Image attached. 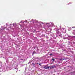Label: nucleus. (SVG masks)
<instances>
[{
	"mask_svg": "<svg viewBox=\"0 0 75 75\" xmlns=\"http://www.w3.org/2000/svg\"><path fill=\"white\" fill-rule=\"evenodd\" d=\"M50 69H52V66H50Z\"/></svg>",
	"mask_w": 75,
	"mask_h": 75,
	"instance_id": "7ed1b4c3",
	"label": "nucleus"
},
{
	"mask_svg": "<svg viewBox=\"0 0 75 75\" xmlns=\"http://www.w3.org/2000/svg\"><path fill=\"white\" fill-rule=\"evenodd\" d=\"M30 62H29V63H28V64H29V63H30Z\"/></svg>",
	"mask_w": 75,
	"mask_h": 75,
	"instance_id": "4468645a",
	"label": "nucleus"
},
{
	"mask_svg": "<svg viewBox=\"0 0 75 75\" xmlns=\"http://www.w3.org/2000/svg\"><path fill=\"white\" fill-rule=\"evenodd\" d=\"M52 68H54V66H52Z\"/></svg>",
	"mask_w": 75,
	"mask_h": 75,
	"instance_id": "6e6552de",
	"label": "nucleus"
},
{
	"mask_svg": "<svg viewBox=\"0 0 75 75\" xmlns=\"http://www.w3.org/2000/svg\"><path fill=\"white\" fill-rule=\"evenodd\" d=\"M49 55H52V54H49Z\"/></svg>",
	"mask_w": 75,
	"mask_h": 75,
	"instance_id": "1a4fd4ad",
	"label": "nucleus"
},
{
	"mask_svg": "<svg viewBox=\"0 0 75 75\" xmlns=\"http://www.w3.org/2000/svg\"><path fill=\"white\" fill-rule=\"evenodd\" d=\"M62 59H60V61H62Z\"/></svg>",
	"mask_w": 75,
	"mask_h": 75,
	"instance_id": "0eeeda50",
	"label": "nucleus"
},
{
	"mask_svg": "<svg viewBox=\"0 0 75 75\" xmlns=\"http://www.w3.org/2000/svg\"><path fill=\"white\" fill-rule=\"evenodd\" d=\"M52 61H55V59H52Z\"/></svg>",
	"mask_w": 75,
	"mask_h": 75,
	"instance_id": "20e7f679",
	"label": "nucleus"
},
{
	"mask_svg": "<svg viewBox=\"0 0 75 75\" xmlns=\"http://www.w3.org/2000/svg\"><path fill=\"white\" fill-rule=\"evenodd\" d=\"M27 22V21L26 20L25 21V22Z\"/></svg>",
	"mask_w": 75,
	"mask_h": 75,
	"instance_id": "9b49d317",
	"label": "nucleus"
},
{
	"mask_svg": "<svg viewBox=\"0 0 75 75\" xmlns=\"http://www.w3.org/2000/svg\"><path fill=\"white\" fill-rule=\"evenodd\" d=\"M41 64H39V65H40V66H41Z\"/></svg>",
	"mask_w": 75,
	"mask_h": 75,
	"instance_id": "9d476101",
	"label": "nucleus"
},
{
	"mask_svg": "<svg viewBox=\"0 0 75 75\" xmlns=\"http://www.w3.org/2000/svg\"><path fill=\"white\" fill-rule=\"evenodd\" d=\"M32 65H33V67H34L35 64L34 63H32Z\"/></svg>",
	"mask_w": 75,
	"mask_h": 75,
	"instance_id": "423d86ee",
	"label": "nucleus"
},
{
	"mask_svg": "<svg viewBox=\"0 0 75 75\" xmlns=\"http://www.w3.org/2000/svg\"><path fill=\"white\" fill-rule=\"evenodd\" d=\"M5 29H6V28H5V27H4V28H3V29H2V30H5Z\"/></svg>",
	"mask_w": 75,
	"mask_h": 75,
	"instance_id": "39448f33",
	"label": "nucleus"
},
{
	"mask_svg": "<svg viewBox=\"0 0 75 75\" xmlns=\"http://www.w3.org/2000/svg\"><path fill=\"white\" fill-rule=\"evenodd\" d=\"M37 64H38V63Z\"/></svg>",
	"mask_w": 75,
	"mask_h": 75,
	"instance_id": "ddd939ff",
	"label": "nucleus"
},
{
	"mask_svg": "<svg viewBox=\"0 0 75 75\" xmlns=\"http://www.w3.org/2000/svg\"><path fill=\"white\" fill-rule=\"evenodd\" d=\"M43 68L46 69H47L50 68V67H48L47 65H45L43 67Z\"/></svg>",
	"mask_w": 75,
	"mask_h": 75,
	"instance_id": "f257e3e1",
	"label": "nucleus"
},
{
	"mask_svg": "<svg viewBox=\"0 0 75 75\" xmlns=\"http://www.w3.org/2000/svg\"><path fill=\"white\" fill-rule=\"evenodd\" d=\"M21 60H23V59H21Z\"/></svg>",
	"mask_w": 75,
	"mask_h": 75,
	"instance_id": "f8f14e48",
	"label": "nucleus"
},
{
	"mask_svg": "<svg viewBox=\"0 0 75 75\" xmlns=\"http://www.w3.org/2000/svg\"><path fill=\"white\" fill-rule=\"evenodd\" d=\"M36 53L35 51H34L32 53V54H35Z\"/></svg>",
	"mask_w": 75,
	"mask_h": 75,
	"instance_id": "f03ea898",
	"label": "nucleus"
}]
</instances>
